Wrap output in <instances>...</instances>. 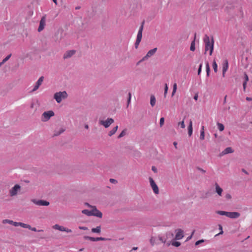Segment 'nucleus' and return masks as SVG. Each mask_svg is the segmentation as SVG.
<instances>
[{
	"label": "nucleus",
	"mask_w": 252,
	"mask_h": 252,
	"mask_svg": "<svg viewBox=\"0 0 252 252\" xmlns=\"http://www.w3.org/2000/svg\"><path fill=\"white\" fill-rule=\"evenodd\" d=\"M203 41L205 44V53L209 50V55H212L214 50V41L213 39L212 38L210 41L209 37L207 35H205L203 38Z\"/></svg>",
	"instance_id": "1"
},
{
	"label": "nucleus",
	"mask_w": 252,
	"mask_h": 252,
	"mask_svg": "<svg viewBox=\"0 0 252 252\" xmlns=\"http://www.w3.org/2000/svg\"><path fill=\"white\" fill-rule=\"evenodd\" d=\"M68 94L65 91L56 93L54 95V99L58 103H61L63 99L66 98Z\"/></svg>",
	"instance_id": "2"
},
{
	"label": "nucleus",
	"mask_w": 252,
	"mask_h": 252,
	"mask_svg": "<svg viewBox=\"0 0 252 252\" xmlns=\"http://www.w3.org/2000/svg\"><path fill=\"white\" fill-rule=\"evenodd\" d=\"M143 25H144V22L142 23V24L140 26V27L138 30V32L136 40L135 43V48H138V47L141 41V39H142V32H143Z\"/></svg>",
	"instance_id": "3"
},
{
	"label": "nucleus",
	"mask_w": 252,
	"mask_h": 252,
	"mask_svg": "<svg viewBox=\"0 0 252 252\" xmlns=\"http://www.w3.org/2000/svg\"><path fill=\"white\" fill-rule=\"evenodd\" d=\"M86 205L92 208L91 210V213L93 216H96L98 218H101L102 217V213L97 209L95 206H93L89 205L88 203H86Z\"/></svg>",
	"instance_id": "4"
},
{
	"label": "nucleus",
	"mask_w": 252,
	"mask_h": 252,
	"mask_svg": "<svg viewBox=\"0 0 252 252\" xmlns=\"http://www.w3.org/2000/svg\"><path fill=\"white\" fill-rule=\"evenodd\" d=\"M54 115V112L52 111H48L44 112L42 114V121L46 122L48 121L50 118Z\"/></svg>",
	"instance_id": "5"
},
{
	"label": "nucleus",
	"mask_w": 252,
	"mask_h": 252,
	"mask_svg": "<svg viewBox=\"0 0 252 252\" xmlns=\"http://www.w3.org/2000/svg\"><path fill=\"white\" fill-rule=\"evenodd\" d=\"M149 179L150 186H151L154 192L156 194H158L159 189H158V188L157 185L156 184V183H155V182L154 181V180H153V179L152 177H149Z\"/></svg>",
	"instance_id": "6"
},
{
	"label": "nucleus",
	"mask_w": 252,
	"mask_h": 252,
	"mask_svg": "<svg viewBox=\"0 0 252 252\" xmlns=\"http://www.w3.org/2000/svg\"><path fill=\"white\" fill-rule=\"evenodd\" d=\"M157 51V48H154L149 50L147 54L142 58L141 62L147 60L149 58L153 56Z\"/></svg>",
	"instance_id": "7"
},
{
	"label": "nucleus",
	"mask_w": 252,
	"mask_h": 252,
	"mask_svg": "<svg viewBox=\"0 0 252 252\" xmlns=\"http://www.w3.org/2000/svg\"><path fill=\"white\" fill-rule=\"evenodd\" d=\"M113 123L114 120L112 118H108L105 121H99V124L103 125L105 128L108 127Z\"/></svg>",
	"instance_id": "8"
},
{
	"label": "nucleus",
	"mask_w": 252,
	"mask_h": 252,
	"mask_svg": "<svg viewBox=\"0 0 252 252\" xmlns=\"http://www.w3.org/2000/svg\"><path fill=\"white\" fill-rule=\"evenodd\" d=\"M46 25V15H44L42 17L40 22L39 26L38 28V32H40L43 30Z\"/></svg>",
	"instance_id": "9"
},
{
	"label": "nucleus",
	"mask_w": 252,
	"mask_h": 252,
	"mask_svg": "<svg viewBox=\"0 0 252 252\" xmlns=\"http://www.w3.org/2000/svg\"><path fill=\"white\" fill-rule=\"evenodd\" d=\"M53 228L55 229H57V230H59L61 231H65V232H72V230L70 229H68L66 227H64L63 226H60L59 225V224H55L53 226Z\"/></svg>",
	"instance_id": "10"
},
{
	"label": "nucleus",
	"mask_w": 252,
	"mask_h": 252,
	"mask_svg": "<svg viewBox=\"0 0 252 252\" xmlns=\"http://www.w3.org/2000/svg\"><path fill=\"white\" fill-rule=\"evenodd\" d=\"M33 203L35 204L38 206H48L49 205V202L46 200H36L35 199L32 200Z\"/></svg>",
	"instance_id": "11"
},
{
	"label": "nucleus",
	"mask_w": 252,
	"mask_h": 252,
	"mask_svg": "<svg viewBox=\"0 0 252 252\" xmlns=\"http://www.w3.org/2000/svg\"><path fill=\"white\" fill-rule=\"evenodd\" d=\"M20 189V186L17 184L15 185L9 191L10 196H13L16 195Z\"/></svg>",
	"instance_id": "12"
},
{
	"label": "nucleus",
	"mask_w": 252,
	"mask_h": 252,
	"mask_svg": "<svg viewBox=\"0 0 252 252\" xmlns=\"http://www.w3.org/2000/svg\"><path fill=\"white\" fill-rule=\"evenodd\" d=\"M43 80H44V77L43 76H41L38 79V80H37V81L36 83V84L35 85V86H34V87H33V89L32 90V92L35 91L36 90H37L39 88V86L42 83V82L43 81Z\"/></svg>",
	"instance_id": "13"
},
{
	"label": "nucleus",
	"mask_w": 252,
	"mask_h": 252,
	"mask_svg": "<svg viewBox=\"0 0 252 252\" xmlns=\"http://www.w3.org/2000/svg\"><path fill=\"white\" fill-rule=\"evenodd\" d=\"M176 235H175V239L176 240H180L184 237V231L181 229H178L176 230Z\"/></svg>",
	"instance_id": "14"
},
{
	"label": "nucleus",
	"mask_w": 252,
	"mask_h": 252,
	"mask_svg": "<svg viewBox=\"0 0 252 252\" xmlns=\"http://www.w3.org/2000/svg\"><path fill=\"white\" fill-rule=\"evenodd\" d=\"M240 216V214L238 212H228L227 217L231 219H236Z\"/></svg>",
	"instance_id": "15"
},
{
	"label": "nucleus",
	"mask_w": 252,
	"mask_h": 252,
	"mask_svg": "<svg viewBox=\"0 0 252 252\" xmlns=\"http://www.w3.org/2000/svg\"><path fill=\"white\" fill-rule=\"evenodd\" d=\"M76 51L74 50H71L66 51L63 55V59H68L72 57L75 53Z\"/></svg>",
	"instance_id": "16"
},
{
	"label": "nucleus",
	"mask_w": 252,
	"mask_h": 252,
	"mask_svg": "<svg viewBox=\"0 0 252 252\" xmlns=\"http://www.w3.org/2000/svg\"><path fill=\"white\" fill-rule=\"evenodd\" d=\"M86 239H88V240H89L91 241H93V242H95V241H105V240H110L109 239H106L105 238H103V237H96V238H94V237H89V236H87L86 237Z\"/></svg>",
	"instance_id": "17"
},
{
	"label": "nucleus",
	"mask_w": 252,
	"mask_h": 252,
	"mask_svg": "<svg viewBox=\"0 0 252 252\" xmlns=\"http://www.w3.org/2000/svg\"><path fill=\"white\" fill-rule=\"evenodd\" d=\"M234 152V150L231 147H227L221 153V155H224L227 154H230Z\"/></svg>",
	"instance_id": "18"
},
{
	"label": "nucleus",
	"mask_w": 252,
	"mask_h": 252,
	"mask_svg": "<svg viewBox=\"0 0 252 252\" xmlns=\"http://www.w3.org/2000/svg\"><path fill=\"white\" fill-rule=\"evenodd\" d=\"M216 191L219 196H221L222 189L219 186L217 183L215 184Z\"/></svg>",
	"instance_id": "19"
},
{
	"label": "nucleus",
	"mask_w": 252,
	"mask_h": 252,
	"mask_svg": "<svg viewBox=\"0 0 252 252\" xmlns=\"http://www.w3.org/2000/svg\"><path fill=\"white\" fill-rule=\"evenodd\" d=\"M192 121H190L189 123V126H188V134L189 136H190L192 134Z\"/></svg>",
	"instance_id": "20"
},
{
	"label": "nucleus",
	"mask_w": 252,
	"mask_h": 252,
	"mask_svg": "<svg viewBox=\"0 0 252 252\" xmlns=\"http://www.w3.org/2000/svg\"><path fill=\"white\" fill-rule=\"evenodd\" d=\"M228 68V63L227 60H225L222 64V71H227Z\"/></svg>",
	"instance_id": "21"
},
{
	"label": "nucleus",
	"mask_w": 252,
	"mask_h": 252,
	"mask_svg": "<svg viewBox=\"0 0 252 252\" xmlns=\"http://www.w3.org/2000/svg\"><path fill=\"white\" fill-rule=\"evenodd\" d=\"M195 36H196V34L195 33L194 40L191 43L190 50L191 51H194V50H195Z\"/></svg>",
	"instance_id": "22"
},
{
	"label": "nucleus",
	"mask_w": 252,
	"mask_h": 252,
	"mask_svg": "<svg viewBox=\"0 0 252 252\" xmlns=\"http://www.w3.org/2000/svg\"><path fill=\"white\" fill-rule=\"evenodd\" d=\"M118 128V126H115L111 130H110L108 133V135L109 136H111L113 134H114L117 131V129Z\"/></svg>",
	"instance_id": "23"
},
{
	"label": "nucleus",
	"mask_w": 252,
	"mask_h": 252,
	"mask_svg": "<svg viewBox=\"0 0 252 252\" xmlns=\"http://www.w3.org/2000/svg\"><path fill=\"white\" fill-rule=\"evenodd\" d=\"M101 231V227L100 226H98L95 228L92 229V232L93 233H100Z\"/></svg>",
	"instance_id": "24"
},
{
	"label": "nucleus",
	"mask_w": 252,
	"mask_h": 252,
	"mask_svg": "<svg viewBox=\"0 0 252 252\" xmlns=\"http://www.w3.org/2000/svg\"><path fill=\"white\" fill-rule=\"evenodd\" d=\"M156 100L154 95H152L150 98V104L152 106H154L156 104Z\"/></svg>",
	"instance_id": "25"
},
{
	"label": "nucleus",
	"mask_w": 252,
	"mask_h": 252,
	"mask_svg": "<svg viewBox=\"0 0 252 252\" xmlns=\"http://www.w3.org/2000/svg\"><path fill=\"white\" fill-rule=\"evenodd\" d=\"M82 213L88 216H93L91 213V210L90 211L87 209H85L82 211Z\"/></svg>",
	"instance_id": "26"
},
{
	"label": "nucleus",
	"mask_w": 252,
	"mask_h": 252,
	"mask_svg": "<svg viewBox=\"0 0 252 252\" xmlns=\"http://www.w3.org/2000/svg\"><path fill=\"white\" fill-rule=\"evenodd\" d=\"M64 129L63 128H62L60 129L59 131H55L54 134V136H58L59 135H60L61 133H62L64 131Z\"/></svg>",
	"instance_id": "27"
},
{
	"label": "nucleus",
	"mask_w": 252,
	"mask_h": 252,
	"mask_svg": "<svg viewBox=\"0 0 252 252\" xmlns=\"http://www.w3.org/2000/svg\"><path fill=\"white\" fill-rule=\"evenodd\" d=\"M206 70L207 76H209L210 74V69L208 62L206 63Z\"/></svg>",
	"instance_id": "28"
},
{
	"label": "nucleus",
	"mask_w": 252,
	"mask_h": 252,
	"mask_svg": "<svg viewBox=\"0 0 252 252\" xmlns=\"http://www.w3.org/2000/svg\"><path fill=\"white\" fill-rule=\"evenodd\" d=\"M213 67L215 72H217L218 71V65L217 64V63H216L215 60H214L213 61Z\"/></svg>",
	"instance_id": "29"
},
{
	"label": "nucleus",
	"mask_w": 252,
	"mask_h": 252,
	"mask_svg": "<svg viewBox=\"0 0 252 252\" xmlns=\"http://www.w3.org/2000/svg\"><path fill=\"white\" fill-rule=\"evenodd\" d=\"M217 126H218V127L219 128V129L220 131H222L224 130V126H223V124H221V123H218L217 124Z\"/></svg>",
	"instance_id": "30"
},
{
	"label": "nucleus",
	"mask_w": 252,
	"mask_h": 252,
	"mask_svg": "<svg viewBox=\"0 0 252 252\" xmlns=\"http://www.w3.org/2000/svg\"><path fill=\"white\" fill-rule=\"evenodd\" d=\"M217 213L220 215L221 216H225L227 217L228 212L223 211H218Z\"/></svg>",
	"instance_id": "31"
},
{
	"label": "nucleus",
	"mask_w": 252,
	"mask_h": 252,
	"mask_svg": "<svg viewBox=\"0 0 252 252\" xmlns=\"http://www.w3.org/2000/svg\"><path fill=\"white\" fill-rule=\"evenodd\" d=\"M2 223H4V224L9 223L10 224L13 225V221L12 220L5 219V220H2Z\"/></svg>",
	"instance_id": "32"
},
{
	"label": "nucleus",
	"mask_w": 252,
	"mask_h": 252,
	"mask_svg": "<svg viewBox=\"0 0 252 252\" xmlns=\"http://www.w3.org/2000/svg\"><path fill=\"white\" fill-rule=\"evenodd\" d=\"M11 55L10 54L6 56L3 60L0 63V65H2L3 63H5L7 61H8L9 58L11 57Z\"/></svg>",
	"instance_id": "33"
},
{
	"label": "nucleus",
	"mask_w": 252,
	"mask_h": 252,
	"mask_svg": "<svg viewBox=\"0 0 252 252\" xmlns=\"http://www.w3.org/2000/svg\"><path fill=\"white\" fill-rule=\"evenodd\" d=\"M20 226L25 228H31V225L28 224L24 223L23 222L20 223Z\"/></svg>",
	"instance_id": "34"
},
{
	"label": "nucleus",
	"mask_w": 252,
	"mask_h": 252,
	"mask_svg": "<svg viewBox=\"0 0 252 252\" xmlns=\"http://www.w3.org/2000/svg\"><path fill=\"white\" fill-rule=\"evenodd\" d=\"M178 125L179 126H180L181 128H184L185 127L184 120H183L182 122H179Z\"/></svg>",
	"instance_id": "35"
},
{
	"label": "nucleus",
	"mask_w": 252,
	"mask_h": 252,
	"mask_svg": "<svg viewBox=\"0 0 252 252\" xmlns=\"http://www.w3.org/2000/svg\"><path fill=\"white\" fill-rule=\"evenodd\" d=\"M172 245L174 246L178 247L180 246L181 243L179 242L174 241L172 243Z\"/></svg>",
	"instance_id": "36"
},
{
	"label": "nucleus",
	"mask_w": 252,
	"mask_h": 252,
	"mask_svg": "<svg viewBox=\"0 0 252 252\" xmlns=\"http://www.w3.org/2000/svg\"><path fill=\"white\" fill-rule=\"evenodd\" d=\"M126 135V130H123L121 132V133L118 136V138H120L123 136H124L125 135Z\"/></svg>",
	"instance_id": "37"
},
{
	"label": "nucleus",
	"mask_w": 252,
	"mask_h": 252,
	"mask_svg": "<svg viewBox=\"0 0 252 252\" xmlns=\"http://www.w3.org/2000/svg\"><path fill=\"white\" fill-rule=\"evenodd\" d=\"M167 91H168V86H167V84H165V88H164V95L165 97H166V94L167 93Z\"/></svg>",
	"instance_id": "38"
},
{
	"label": "nucleus",
	"mask_w": 252,
	"mask_h": 252,
	"mask_svg": "<svg viewBox=\"0 0 252 252\" xmlns=\"http://www.w3.org/2000/svg\"><path fill=\"white\" fill-rule=\"evenodd\" d=\"M164 122V118L163 117L161 118L160 119V122H159V125H160V127H161L163 125Z\"/></svg>",
	"instance_id": "39"
},
{
	"label": "nucleus",
	"mask_w": 252,
	"mask_h": 252,
	"mask_svg": "<svg viewBox=\"0 0 252 252\" xmlns=\"http://www.w3.org/2000/svg\"><path fill=\"white\" fill-rule=\"evenodd\" d=\"M244 79H245L244 82H248V81H249V77H248L247 74L246 72H244Z\"/></svg>",
	"instance_id": "40"
},
{
	"label": "nucleus",
	"mask_w": 252,
	"mask_h": 252,
	"mask_svg": "<svg viewBox=\"0 0 252 252\" xmlns=\"http://www.w3.org/2000/svg\"><path fill=\"white\" fill-rule=\"evenodd\" d=\"M131 98V93H128V98L127 99V105H128L129 104V103H130Z\"/></svg>",
	"instance_id": "41"
},
{
	"label": "nucleus",
	"mask_w": 252,
	"mask_h": 252,
	"mask_svg": "<svg viewBox=\"0 0 252 252\" xmlns=\"http://www.w3.org/2000/svg\"><path fill=\"white\" fill-rule=\"evenodd\" d=\"M205 139V133L200 132V139L203 140Z\"/></svg>",
	"instance_id": "42"
},
{
	"label": "nucleus",
	"mask_w": 252,
	"mask_h": 252,
	"mask_svg": "<svg viewBox=\"0 0 252 252\" xmlns=\"http://www.w3.org/2000/svg\"><path fill=\"white\" fill-rule=\"evenodd\" d=\"M202 66V63H201L200 64L198 69V72H197L198 75H199L201 72Z\"/></svg>",
	"instance_id": "43"
},
{
	"label": "nucleus",
	"mask_w": 252,
	"mask_h": 252,
	"mask_svg": "<svg viewBox=\"0 0 252 252\" xmlns=\"http://www.w3.org/2000/svg\"><path fill=\"white\" fill-rule=\"evenodd\" d=\"M20 222H16V221H13V225L15 226H20Z\"/></svg>",
	"instance_id": "44"
},
{
	"label": "nucleus",
	"mask_w": 252,
	"mask_h": 252,
	"mask_svg": "<svg viewBox=\"0 0 252 252\" xmlns=\"http://www.w3.org/2000/svg\"><path fill=\"white\" fill-rule=\"evenodd\" d=\"M204 240L203 239L199 240L195 242V245L197 246V245L200 244V243L204 242Z\"/></svg>",
	"instance_id": "45"
},
{
	"label": "nucleus",
	"mask_w": 252,
	"mask_h": 252,
	"mask_svg": "<svg viewBox=\"0 0 252 252\" xmlns=\"http://www.w3.org/2000/svg\"><path fill=\"white\" fill-rule=\"evenodd\" d=\"M219 228H220V232L217 234L216 236H217V235H220V234H222L223 233V231H222V226L221 225H219Z\"/></svg>",
	"instance_id": "46"
},
{
	"label": "nucleus",
	"mask_w": 252,
	"mask_h": 252,
	"mask_svg": "<svg viewBox=\"0 0 252 252\" xmlns=\"http://www.w3.org/2000/svg\"><path fill=\"white\" fill-rule=\"evenodd\" d=\"M225 197L227 199H230L231 198V195L229 193H227L225 195Z\"/></svg>",
	"instance_id": "47"
},
{
	"label": "nucleus",
	"mask_w": 252,
	"mask_h": 252,
	"mask_svg": "<svg viewBox=\"0 0 252 252\" xmlns=\"http://www.w3.org/2000/svg\"><path fill=\"white\" fill-rule=\"evenodd\" d=\"M110 182L111 183H113V184H115V183H116L117 182V181L115 179H110Z\"/></svg>",
	"instance_id": "48"
},
{
	"label": "nucleus",
	"mask_w": 252,
	"mask_h": 252,
	"mask_svg": "<svg viewBox=\"0 0 252 252\" xmlns=\"http://www.w3.org/2000/svg\"><path fill=\"white\" fill-rule=\"evenodd\" d=\"M79 228L81 230H86L88 229L87 227H85V226H79Z\"/></svg>",
	"instance_id": "49"
},
{
	"label": "nucleus",
	"mask_w": 252,
	"mask_h": 252,
	"mask_svg": "<svg viewBox=\"0 0 252 252\" xmlns=\"http://www.w3.org/2000/svg\"><path fill=\"white\" fill-rule=\"evenodd\" d=\"M247 83V82H244L243 83V87L244 90H245V89H246Z\"/></svg>",
	"instance_id": "50"
},
{
	"label": "nucleus",
	"mask_w": 252,
	"mask_h": 252,
	"mask_svg": "<svg viewBox=\"0 0 252 252\" xmlns=\"http://www.w3.org/2000/svg\"><path fill=\"white\" fill-rule=\"evenodd\" d=\"M152 170L155 172L156 173L157 172V169L156 167L152 166Z\"/></svg>",
	"instance_id": "51"
},
{
	"label": "nucleus",
	"mask_w": 252,
	"mask_h": 252,
	"mask_svg": "<svg viewBox=\"0 0 252 252\" xmlns=\"http://www.w3.org/2000/svg\"><path fill=\"white\" fill-rule=\"evenodd\" d=\"M29 229L33 231H34V232H36L37 231V230H36V228L35 227H32L31 226V228H29Z\"/></svg>",
	"instance_id": "52"
},
{
	"label": "nucleus",
	"mask_w": 252,
	"mask_h": 252,
	"mask_svg": "<svg viewBox=\"0 0 252 252\" xmlns=\"http://www.w3.org/2000/svg\"><path fill=\"white\" fill-rule=\"evenodd\" d=\"M200 132L204 133V126H201V130H200Z\"/></svg>",
	"instance_id": "53"
},
{
	"label": "nucleus",
	"mask_w": 252,
	"mask_h": 252,
	"mask_svg": "<svg viewBox=\"0 0 252 252\" xmlns=\"http://www.w3.org/2000/svg\"><path fill=\"white\" fill-rule=\"evenodd\" d=\"M246 99L247 100V101H252V97H247Z\"/></svg>",
	"instance_id": "54"
},
{
	"label": "nucleus",
	"mask_w": 252,
	"mask_h": 252,
	"mask_svg": "<svg viewBox=\"0 0 252 252\" xmlns=\"http://www.w3.org/2000/svg\"><path fill=\"white\" fill-rule=\"evenodd\" d=\"M173 89L177 90V84L176 83L173 85Z\"/></svg>",
	"instance_id": "55"
},
{
	"label": "nucleus",
	"mask_w": 252,
	"mask_h": 252,
	"mask_svg": "<svg viewBox=\"0 0 252 252\" xmlns=\"http://www.w3.org/2000/svg\"><path fill=\"white\" fill-rule=\"evenodd\" d=\"M176 91H177V90L173 89V91H172V96L175 94V93L176 92Z\"/></svg>",
	"instance_id": "56"
},
{
	"label": "nucleus",
	"mask_w": 252,
	"mask_h": 252,
	"mask_svg": "<svg viewBox=\"0 0 252 252\" xmlns=\"http://www.w3.org/2000/svg\"><path fill=\"white\" fill-rule=\"evenodd\" d=\"M226 98H227V95H225L224 96V99H223V104L226 103Z\"/></svg>",
	"instance_id": "57"
},
{
	"label": "nucleus",
	"mask_w": 252,
	"mask_h": 252,
	"mask_svg": "<svg viewBox=\"0 0 252 252\" xmlns=\"http://www.w3.org/2000/svg\"><path fill=\"white\" fill-rule=\"evenodd\" d=\"M194 99L195 100H197V99H198V94H196L194 96Z\"/></svg>",
	"instance_id": "58"
},
{
	"label": "nucleus",
	"mask_w": 252,
	"mask_h": 252,
	"mask_svg": "<svg viewBox=\"0 0 252 252\" xmlns=\"http://www.w3.org/2000/svg\"><path fill=\"white\" fill-rule=\"evenodd\" d=\"M173 144L176 149H177V143L176 142H174Z\"/></svg>",
	"instance_id": "59"
},
{
	"label": "nucleus",
	"mask_w": 252,
	"mask_h": 252,
	"mask_svg": "<svg viewBox=\"0 0 252 252\" xmlns=\"http://www.w3.org/2000/svg\"><path fill=\"white\" fill-rule=\"evenodd\" d=\"M226 72V71H222V75L223 77H225Z\"/></svg>",
	"instance_id": "60"
},
{
	"label": "nucleus",
	"mask_w": 252,
	"mask_h": 252,
	"mask_svg": "<svg viewBox=\"0 0 252 252\" xmlns=\"http://www.w3.org/2000/svg\"><path fill=\"white\" fill-rule=\"evenodd\" d=\"M85 128H86V129H88V128H89V126H88V125H85Z\"/></svg>",
	"instance_id": "61"
},
{
	"label": "nucleus",
	"mask_w": 252,
	"mask_h": 252,
	"mask_svg": "<svg viewBox=\"0 0 252 252\" xmlns=\"http://www.w3.org/2000/svg\"><path fill=\"white\" fill-rule=\"evenodd\" d=\"M53 1V2L56 4H57V0H52Z\"/></svg>",
	"instance_id": "62"
},
{
	"label": "nucleus",
	"mask_w": 252,
	"mask_h": 252,
	"mask_svg": "<svg viewBox=\"0 0 252 252\" xmlns=\"http://www.w3.org/2000/svg\"><path fill=\"white\" fill-rule=\"evenodd\" d=\"M137 249V247H133L132 249V250H136Z\"/></svg>",
	"instance_id": "63"
},
{
	"label": "nucleus",
	"mask_w": 252,
	"mask_h": 252,
	"mask_svg": "<svg viewBox=\"0 0 252 252\" xmlns=\"http://www.w3.org/2000/svg\"><path fill=\"white\" fill-rule=\"evenodd\" d=\"M37 231H38V232H42V231H43V230L42 229H41V230H38Z\"/></svg>",
	"instance_id": "64"
}]
</instances>
